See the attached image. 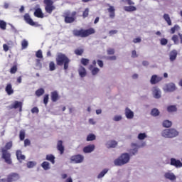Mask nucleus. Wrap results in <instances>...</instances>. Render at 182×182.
Returning <instances> with one entry per match:
<instances>
[{"label": "nucleus", "instance_id": "1", "mask_svg": "<svg viewBox=\"0 0 182 182\" xmlns=\"http://www.w3.org/2000/svg\"><path fill=\"white\" fill-rule=\"evenodd\" d=\"M12 141H10L6 144L4 148L1 149L2 159L5 161V163H6V164H12L11 153L8 151V150H11L12 149Z\"/></svg>", "mask_w": 182, "mask_h": 182}, {"label": "nucleus", "instance_id": "2", "mask_svg": "<svg viewBox=\"0 0 182 182\" xmlns=\"http://www.w3.org/2000/svg\"><path fill=\"white\" fill-rule=\"evenodd\" d=\"M55 62L58 66H63V65H64V70H68L70 59H69L65 54L58 53L55 58Z\"/></svg>", "mask_w": 182, "mask_h": 182}, {"label": "nucleus", "instance_id": "3", "mask_svg": "<svg viewBox=\"0 0 182 182\" xmlns=\"http://www.w3.org/2000/svg\"><path fill=\"white\" fill-rule=\"evenodd\" d=\"M96 31L93 28H90L88 29H75L73 31V35L77 38H87L90 35L95 33Z\"/></svg>", "mask_w": 182, "mask_h": 182}, {"label": "nucleus", "instance_id": "4", "mask_svg": "<svg viewBox=\"0 0 182 182\" xmlns=\"http://www.w3.org/2000/svg\"><path fill=\"white\" fill-rule=\"evenodd\" d=\"M129 161H130V155L127 153H124L114 161V166H121L127 164Z\"/></svg>", "mask_w": 182, "mask_h": 182}, {"label": "nucleus", "instance_id": "5", "mask_svg": "<svg viewBox=\"0 0 182 182\" xmlns=\"http://www.w3.org/2000/svg\"><path fill=\"white\" fill-rule=\"evenodd\" d=\"M161 136L166 139H173V137L178 136V132L174 129H164L161 132Z\"/></svg>", "mask_w": 182, "mask_h": 182}, {"label": "nucleus", "instance_id": "6", "mask_svg": "<svg viewBox=\"0 0 182 182\" xmlns=\"http://www.w3.org/2000/svg\"><path fill=\"white\" fill-rule=\"evenodd\" d=\"M43 4L45 5V11L49 15L52 14V12L56 9V6L53 4V0H43Z\"/></svg>", "mask_w": 182, "mask_h": 182}, {"label": "nucleus", "instance_id": "7", "mask_svg": "<svg viewBox=\"0 0 182 182\" xmlns=\"http://www.w3.org/2000/svg\"><path fill=\"white\" fill-rule=\"evenodd\" d=\"M76 15L77 13L76 11H73L71 13V16H69V14H65L64 16V21L65 23H73L76 21Z\"/></svg>", "mask_w": 182, "mask_h": 182}, {"label": "nucleus", "instance_id": "8", "mask_svg": "<svg viewBox=\"0 0 182 182\" xmlns=\"http://www.w3.org/2000/svg\"><path fill=\"white\" fill-rule=\"evenodd\" d=\"M70 160L73 163L77 164L79 163H82L83 160H85V157L83 155L77 154L71 156Z\"/></svg>", "mask_w": 182, "mask_h": 182}, {"label": "nucleus", "instance_id": "9", "mask_svg": "<svg viewBox=\"0 0 182 182\" xmlns=\"http://www.w3.org/2000/svg\"><path fill=\"white\" fill-rule=\"evenodd\" d=\"M20 178L19 174L17 173H11L7 176V182L18 181Z\"/></svg>", "mask_w": 182, "mask_h": 182}, {"label": "nucleus", "instance_id": "10", "mask_svg": "<svg viewBox=\"0 0 182 182\" xmlns=\"http://www.w3.org/2000/svg\"><path fill=\"white\" fill-rule=\"evenodd\" d=\"M170 165L173 166L176 168H180L182 167V162L178 159H176V158H171Z\"/></svg>", "mask_w": 182, "mask_h": 182}, {"label": "nucleus", "instance_id": "11", "mask_svg": "<svg viewBox=\"0 0 182 182\" xmlns=\"http://www.w3.org/2000/svg\"><path fill=\"white\" fill-rule=\"evenodd\" d=\"M163 80V77H159L156 75H154L151 76L150 80L151 85H157L159 82Z\"/></svg>", "mask_w": 182, "mask_h": 182}, {"label": "nucleus", "instance_id": "12", "mask_svg": "<svg viewBox=\"0 0 182 182\" xmlns=\"http://www.w3.org/2000/svg\"><path fill=\"white\" fill-rule=\"evenodd\" d=\"M176 89V85L173 82H171L165 85L164 90H165V92H174Z\"/></svg>", "mask_w": 182, "mask_h": 182}, {"label": "nucleus", "instance_id": "13", "mask_svg": "<svg viewBox=\"0 0 182 182\" xmlns=\"http://www.w3.org/2000/svg\"><path fill=\"white\" fill-rule=\"evenodd\" d=\"M10 109H19V112H22V102L14 101Z\"/></svg>", "mask_w": 182, "mask_h": 182}, {"label": "nucleus", "instance_id": "14", "mask_svg": "<svg viewBox=\"0 0 182 182\" xmlns=\"http://www.w3.org/2000/svg\"><path fill=\"white\" fill-rule=\"evenodd\" d=\"M50 98L53 103L58 102V100H59V99H60V96H59V92H58V91L52 92Z\"/></svg>", "mask_w": 182, "mask_h": 182}, {"label": "nucleus", "instance_id": "15", "mask_svg": "<svg viewBox=\"0 0 182 182\" xmlns=\"http://www.w3.org/2000/svg\"><path fill=\"white\" fill-rule=\"evenodd\" d=\"M57 149L60 151V154H63V153H65V146H63V141L62 140H59L58 141Z\"/></svg>", "mask_w": 182, "mask_h": 182}, {"label": "nucleus", "instance_id": "16", "mask_svg": "<svg viewBox=\"0 0 182 182\" xmlns=\"http://www.w3.org/2000/svg\"><path fill=\"white\" fill-rule=\"evenodd\" d=\"M24 21L26 22V23H28V25H31V26H35V23L33 22V20L31 18V16L29 14H26L24 15Z\"/></svg>", "mask_w": 182, "mask_h": 182}, {"label": "nucleus", "instance_id": "17", "mask_svg": "<svg viewBox=\"0 0 182 182\" xmlns=\"http://www.w3.org/2000/svg\"><path fill=\"white\" fill-rule=\"evenodd\" d=\"M177 55H178L177 50H172L170 52V54H169L170 61L171 62H174V60H176V59H177Z\"/></svg>", "mask_w": 182, "mask_h": 182}, {"label": "nucleus", "instance_id": "18", "mask_svg": "<svg viewBox=\"0 0 182 182\" xmlns=\"http://www.w3.org/2000/svg\"><path fill=\"white\" fill-rule=\"evenodd\" d=\"M5 91L9 96L14 95V89L12 88V84L8 83L6 86Z\"/></svg>", "mask_w": 182, "mask_h": 182}, {"label": "nucleus", "instance_id": "19", "mask_svg": "<svg viewBox=\"0 0 182 182\" xmlns=\"http://www.w3.org/2000/svg\"><path fill=\"white\" fill-rule=\"evenodd\" d=\"M107 11L109 14V18H111V19H114V17L116 16V14L114 13V6H109L107 9Z\"/></svg>", "mask_w": 182, "mask_h": 182}, {"label": "nucleus", "instance_id": "20", "mask_svg": "<svg viewBox=\"0 0 182 182\" xmlns=\"http://www.w3.org/2000/svg\"><path fill=\"white\" fill-rule=\"evenodd\" d=\"M95 144H90L87 145V146L83 148V151L85 153H92L95 150Z\"/></svg>", "mask_w": 182, "mask_h": 182}, {"label": "nucleus", "instance_id": "21", "mask_svg": "<svg viewBox=\"0 0 182 182\" xmlns=\"http://www.w3.org/2000/svg\"><path fill=\"white\" fill-rule=\"evenodd\" d=\"M125 116L127 119H133V117H134V113L131 111L130 109L127 107L125 109Z\"/></svg>", "mask_w": 182, "mask_h": 182}, {"label": "nucleus", "instance_id": "22", "mask_svg": "<svg viewBox=\"0 0 182 182\" xmlns=\"http://www.w3.org/2000/svg\"><path fill=\"white\" fill-rule=\"evenodd\" d=\"M153 94L155 99H160L161 97V91L157 87H154Z\"/></svg>", "mask_w": 182, "mask_h": 182}, {"label": "nucleus", "instance_id": "23", "mask_svg": "<svg viewBox=\"0 0 182 182\" xmlns=\"http://www.w3.org/2000/svg\"><path fill=\"white\" fill-rule=\"evenodd\" d=\"M16 157L17 160H18L20 163H22V161L26 159L25 155L22 154V151H21V150L16 151Z\"/></svg>", "mask_w": 182, "mask_h": 182}, {"label": "nucleus", "instance_id": "24", "mask_svg": "<svg viewBox=\"0 0 182 182\" xmlns=\"http://www.w3.org/2000/svg\"><path fill=\"white\" fill-rule=\"evenodd\" d=\"M78 73L80 77H85L87 75V73L86 72V68H85L83 66H80L79 68Z\"/></svg>", "mask_w": 182, "mask_h": 182}, {"label": "nucleus", "instance_id": "25", "mask_svg": "<svg viewBox=\"0 0 182 182\" xmlns=\"http://www.w3.org/2000/svg\"><path fill=\"white\" fill-rule=\"evenodd\" d=\"M34 16L36 18H43V13L42 12V9L41 8H38L35 10Z\"/></svg>", "mask_w": 182, "mask_h": 182}, {"label": "nucleus", "instance_id": "26", "mask_svg": "<svg viewBox=\"0 0 182 182\" xmlns=\"http://www.w3.org/2000/svg\"><path fill=\"white\" fill-rule=\"evenodd\" d=\"M164 177L167 178L168 180H171V181H174L176 180V175L173 173H166L164 175Z\"/></svg>", "mask_w": 182, "mask_h": 182}, {"label": "nucleus", "instance_id": "27", "mask_svg": "<svg viewBox=\"0 0 182 182\" xmlns=\"http://www.w3.org/2000/svg\"><path fill=\"white\" fill-rule=\"evenodd\" d=\"M89 70H91L92 75H93V76L97 75L98 73L100 72V70L99 68L96 67L93 68L92 65H90Z\"/></svg>", "mask_w": 182, "mask_h": 182}, {"label": "nucleus", "instance_id": "28", "mask_svg": "<svg viewBox=\"0 0 182 182\" xmlns=\"http://www.w3.org/2000/svg\"><path fill=\"white\" fill-rule=\"evenodd\" d=\"M116 146H117V141L113 140L108 141L107 144V147L108 149H114Z\"/></svg>", "mask_w": 182, "mask_h": 182}, {"label": "nucleus", "instance_id": "29", "mask_svg": "<svg viewBox=\"0 0 182 182\" xmlns=\"http://www.w3.org/2000/svg\"><path fill=\"white\" fill-rule=\"evenodd\" d=\"M124 9L126 12H134V11H137V8L134 6H124Z\"/></svg>", "mask_w": 182, "mask_h": 182}, {"label": "nucleus", "instance_id": "30", "mask_svg": "<svg viewBox=\"0 0 182 182\" xmlns=\"http://www.w3.org/2000/svg\"><path fill=\"white\" fill-rule=\"evenodd\" d=\"M164 19L166 21L168 26H171V19L170 18V16L168 14H164Z\"/></svg>", "mask_w": 182, "mask_h": 182}, {"label": "nucleus", "instance_id": "31", "mask_svg": "<svg viewBox=\"0 0 182 182\" xmlns=\"http://www.w3.org/2000/svg\"><path fill=\"white\" fill-rule=\"evenodd\" d=\"M46 159L48 160V161H50L52 164H55V156L52 154L46 155Z\"/></svg>", "mask_w": 182, "mask_h": 182}, {"label": "nucleus", "instance_id": "32", "mask_svg": "<svg viewBox=\"0 0 182 182\" xmlns=\"http://www.w3.org/2000/svg\"><path fill=\"white\" fill-rule=\"evenodd\" d=\"M41 167L43 168V170H49L50 168V164L48 161H43L41 164Z\"/></svg>", "mask_w": 182, "mask_h": 182}, {"label": "nucleus", "instance_id": "33", "mask_svg": "<svg viewBox=\"0 0 182 182\" xmlns=\"http://www.w3.org/2000/svg\"><path fill=\"white\" fill-rule=\"evenodd\" d=\"M85 50L83 48H77L75 50L74 53L77 55V56H82Z\"/></svg>", "mask_w": 182, "mask_h": 182}, {"label": "nucleus", "instance_id": "34", "mask_svg": "<svg viewBox=\"0 0 182 182\" xmlns=\"http://www.w3.org/2000/svg\"><path fill=\"white\" fill-rule=\"evenodd\" d=\"M168 113H173V112H177V107L176 105H171L167 107Z\"/></svg>", "mask_w": 182, "mask_h": 182}, {"label": "nucleus", "instance_id": "35", "mask_svg": "<svg viewBox=\"0 0 182 182\" xmlns=\"http://www.w3.org/2000/svg\"><path fill=\"white\" fill-rule=\"evenodd\" d=\"M151 116H154V117H156L160 114V111H159L157 108H154L151 112Z\"/></svg>", "mask_w": 182, "mask_h": 182}, {"label": "nucleus", "instance_id": "36", "mask_svg": "<svg viewBox=\"0 0 182 182\" xmlns=\"http://www.w3.org/2000/svg\"><path fill=\"white\" fill-rule=\"evenodd\" d=\"M45 93V90L43 88H40L36 91V95H37L38 97H40V96H42Z\"/></svg>", "mask_w": 182, "mask_h": 182}, {"label": "nucleus", "instance_id": "37", "mask_svg": "<svg viewBox=\"0 0 182 182\" xmlns=\"http://www.w3.org/2000/svg\"><path fill=\"white\" fill-rule=\"evenodd\" d=\"M107 171H109V169L105 168L99 173L97 178H102V177H105V175L107 174Z\"/></svg>", "mask_w": 182, "mask_h": 182}, {"label": "nucleus", "instance_id": "38", "mask_svg": "<svg viewBox=\"0 0 182 182\" xmlns=\"http://www.w3.org/2000/svg\"><path fill=\"white\" fill-rule=\"evenodd\" d=\"M93 140H96V135L93 134H90L87 136V141H93Z\"/></svg>", "mask_w": 182, "mask_h": 182}, {"label": "nucleus", "instance_id": "39", "mask_svg": "<svg viewBox=\"0 0 182 182\" xmlns=\"http://www.w3.org/2000/svg\"><path fill=\"white\" fill-rule=\"evenodd\" d=\"M0 29L5 31L6 29V22L4 20H0Z\"/></svg>", "mask_w": 182, "mask_h": 182}, {"label": "nucleus", "instance_id": "40", "mask_svg": "<svg viewBox=\"0 0 182 182\" xmlns=\"http://www.w3.org/2000/svg\"><path fill=\"white\" fill-rule=\"evenodd\" d=\"M171 124H172V123L169 120H165L163 122L164 127H166V128L171 127Z\"/></svg>", "mask_w": 182, "mask_h": 182}, {"label": "nucleus", "instance_id": "41", "mask_svg": "<svg viewBox=\"0 0 182 182\" xmlns=\"http://www.w3.org/2000/svg\"><path fill=\"white\" fill-rule=\"evenodd\" d=\"M49 69L50 72H53L56 69V65L53 61L50 62L49 63Z\"/></svg>", "mask_w": 182, "mask_h": 182}, {"label": "nucleus", "instance_id": "42", "mask_svg": "<svg viewBox=\"0 0 182 182\" xmlns=\"http://www.w3.org/2000/svg\"><path fill=\"white\" fill-rule=\"evenodd\" d=\"M179 29H180V26L176 24L171 28V33L172 34L176 33V31H178Z\"/></svg>", "mask_w": 182, "mask_h": 182}, {"label": "nucleus", "instance_id": "43", "mask_svg": "<svg viewBox=\"0 0 182 182\" xmlns=\"http://www.w3.org/2000/svg\"><path fill=\"white\" fill-rule=\"evenodd\" d=\"M19 139L21 141L25 140V130L22 129L20 131Z\"/></svg>", "mask_w": 182, "mask_h": 182}, {"label": "nucleus", "instance_id": "44", "mask_svg": "<svg viewBox=\"0 0 182 182\" xmlns=\"http://www.w3.org/2000/svg\"><path fill=\"white\" fill-rule=\"evenodd\" d=\"M173 42L174 43L175 45H178L179 41H178V36L177 35H173L171 38Z\"/></svg>", "mask_w": 182, "mask_h": 182}, {"label": "nucleus", "instance_id": "45", "mask_svg": "<svg viewBox=\"0 0 182 182\" xmlns=\"http://www.w3.org/2000/svg\"><path fill=\"white\" fill-rule=\"evenodd\" d=\"M167 43H168V40H167L166 38H164L160 40V44L162 46H166V45H167Z\"/></svg>", "mask_w": 182, "mask_h": 182}, {"label": "nucleus", "instance_id": "46", "mask_svg": "<svg viewBox=\"0 0 182 182\" xmlns=\"http://www.w3.org/2000/svg\"><path fill=\"white\" fill-rule=\"evenodd\" d=\"M81 63L84 66H87L89 65V59H87V58H81Z\"/></svg>", "mask_w": 182, "mask_h": 182}, {"label": "nucleus", "instance_id": "47", "mask_svg": "<svg viewBox=\"0 0 182 182\" xmlns=\"http://www.w3.org/2000/svg\"><path fill=\"white\" fill-rule=\"evenodd\" d=\"M147 137V135H146V133H140L138 135L139 140H144Z\"/></svg>", "mask_w": 182, "mask_h": 182}, {"label": "nucleus", "instance_id": "48", "mask_svg": "<svg viewBox=\"0 0 182 182\" xmlns=\"http://www.w3.org/2000/svg\"><path fill=\"white\" fill-rule=\"evenodd\" d=\"M36 58H38L39 59H42L43 58V55L42 54V50H38L36 53Z\"/></svg>", "mask_w": 182, "mask_h": 182}, {"label": "nucleus", "instance_id": "49", "mask_svg": "<svg viewBox=\"0 0 182 182\" xmlns=\"http://www.w3.org/2000/svg\"><path fill=\"white\" fill-rule=\"evenodd\" d=\"M16 72H18V66L17 65H14L10 69V73H11V75H14Z\"/></svg>", "mask_w": 182, "mask_h": 182}, {"label": "nucleus", "instance_id": "50", "mask_svg": "<svg viewBox=\"0 0 182 182\" xmlns=\"http://www.w3.org/2000/svg\"><path fill=\"white\" fill-rule=\"evenodd\" d=\"M35 166H36V164L33 161H28L27 163V167L28 168H33V167H35Z\"/></svg>", "mask_w": 182, "mask_h": 182}, {"label": "nucleus", "instance_id": "51", "mask_svg": "<svg viewBox=\"0 0 182 182\" xmlns=\"http://www.w3.org/2000/svg\"><path fill=\"white\" fill-rule=\"evenodd\" d=\"M22 49H26L28 48V41L26 40H23L21 42Z\"/></svg>", "mask_w": 182, "mask_h": 182}, {"label": "nucleus", "instance_id": "52", "mask_svg": "<svg viewBox=\"0 0 182 182\" xmlns=\"http://www.w3.org/2000/svg\"><path fill=\"white\" fill-rule=\"evenodd\" d=\"M49 102V95L46 94L44 95L43 103L46 106Z\"/></svg>", "mask_w": 182, "mask_h": 182}, {"label": "nucleus", "instance_id": "53", "mask_svg": "<svg viewBox=\"0 0 182 182\" xmlns=\"http://www.w3.org/2000/svg\"><path fill=\"white\" fill-rule=\"evenodd\" d=\"M89 16V9L87 8L85 9V10L83 11L82 14V17L85 18H87Z\"/></svg>", "mask_w": 182, "mask_h": 182}, {"label": "nucleus", "instance_id": "54", "mask_svg": "<svg viewBox=\"0 0 182 182\" xmlns=\"http://www.w3.org/2000/svg\"><path fill=\"white\" fill-rule=\"evenodd\" d=\"M137 148H135L134 149L130 150V156H134L135 154H137Z\"/></svg>", "mask_w": 182, "mask_h": 182}, {"label": "nucleus", "instance_id": "55", "mask_svg": "<svg viewBox=\"0 0 182 182\" xmlns=\"http://www.w3.org/2000/svg\"><path fill=\"white\" fill-rule=\"evenodd\" d=\"M107 52V55H114V49L113 48H108Z\"/></svg>", "mask_w": 182, "mask_h": 182}, {"label": "nucleus", "instance_id": "56", "mask_svg": "<svg viewBox=\"0 0 182 182\" xmlns=\"http://www.w3.org/2000/svg\"><path fill=\"white\" fill-rule=\"evenodd\" d=\"M28 146H31V140H29L28 139H26L24 140V146L26 147Z\"/></svg>", "mask_w": 182, "mask_h": 182}, {"label": "nucleus", "instance_id": "57", "mask_svg": "<svg viewBox=\"0 0 182 182\" xmlns=\"http://www.w3.org/2000/svg\"><path fill=\"white\" fill-rule=\"evenodd\" d=\"M3 50L8 52V50H9V46L7 44H3Z\"/></svg>", "mask_w": 182, "mask_h": 182}, {"label": "nucleus", "instance_id": "58", "mask_svg": "<svg viewBox=\"0 0 182 182\" xmlns=\"http://www.w3.org/2000/svg\"><path fill=\"white\" fill-rule=\"evenodd\" d=\"M31 113H39V109L37 107H34L31 109Z\"/></svg>", "mask_w": 182, "mask_h": 182}, {"label": "nucleus", "instance_id": "59", "mask_svg": "<svg viewBox=\"0 0 182 182\" xmlns=\"http://www.w3.org/2000/svg\"><path fill=\"white\" fill-rule=\"evenodd\" d=\"M114 122H120L122 120V116L117 115L114 117Z\"/></svg>", "mask_w": 182, "mask_h": 182}, {"label": "nucleus", "instance_id": "60", "mask_svg": "<svg viewBox=\"0 0 182 182\" xmlns=\"http://www.w3.org/2000/svg\"><path fill=\"white\" fill-rule=\"evenodd\" d=\"M134 43H140L141 42V38H136L133 40Z\"/></svg>", "mask_w": 182, "mask_h": 182}, {"label": "nucleus", "instance_id": "61", "mask_svg": "<svg viewBox=\"0 0 182 182\" xmlns=\"http://www.w3.org/2000/svg\"><path fill=\"white\" fill-rule=\"evenodd\" d=\"M132 58H137V53L135 50H132Z\"/></svg>", "mask_w": 182, "mask_h": 182}, {"label": "nucleus", "instance_id": "62", "mask_svg": "<svg viewBox=\"0 0 182 182\" xmlns=\"http://www.w3.org/2000/svg\"><path fill=\"white\" fill-rule=\"evenodd\" d=\"M97 64L100 66V68H103V61L102 60H98Z\"/></svg>", "mask_w": 182, "mask_h": 182}, {"label": "nucleus", "instance_id": "63", "mask_svg": "<svg viewBox=\"0 0 182 182\" xmlns=\"http://www.w3.org/2000/svg\"><path fill=\"white\" fill-rule=\"evenodd\" d=\"M109 33V35H116V33H117V30H111Z\"/></svg>", "mask_w": 182, "mask_h": 182}, {"label": "nucleus", "instance_id": "64", "mask_svg": "<svg viewBox=\"0 0 182 182\" xmlns=\"http://www.w3.org/2000/svg\"><path fill=\"white\" fill-rule=\"evenodd\" d=\"M109 60H116L117 58L115 55L108 57Z\"/></svg>", "mask_w": 182, "mask_h": 182}]
</instances>
